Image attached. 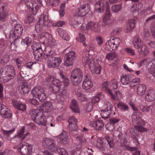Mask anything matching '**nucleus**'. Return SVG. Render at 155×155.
I'll return each instance as SVG.
<instances>
[{"label":"nucleus","mask_w":155,"mask_h":155,"mask_svg":"<svg viewBox=\"0 0 155 155\" xmlns=\"http://www.w3.org/2000/svg\"><path fill=\"white\" fill-rule=\"evenodd\" d=\"M15 130V128H14L12 130H5L4 129L2 130V131L3 134L4 135V138L6 140H11V138L10 136V134H11Z\"/></svg>","instance_id":"c9c22d12"},{"label":"nucleus","mask_w":155,"mask_h":155,"mask_svg":"<svg viewBox=\"0 0 155 155\" xmlns=\"http://www.w3.org/2000/svg\"><path fill=\"white\" fill-rule=\"evenodd\" d=\"M57 151H58L60 155H67L68 154V153L66 152V150L64 148H59L58 149L57 148Z\"/></svg>","instance_id":"338daca9"},{"label":"nucleus","mask_w":155,"mask_h":155,"mask_svg":"<svg viewBox=\"0 0 155 155\" xmlns=\"http://www.w3.org/2000/svg\"><path fill=\"white\" fill-rule=\"evenodd\" d=\"M117 107L122 110H127L128 109V106L123 103L120 102L117 105Z\"/></svg>","instance_id":"09e8293b"},{"label":"nucleus","mask_w":155,"mask_h":155,"mask_svg":"<svg viewBox=\"0 0 155 155\" xmlns=\"http://www.w3.org/2000/svg\"><path fill=\"white\" fill-rule=\"evenodd\" d=\"M44 147L51 152H56L57 150L56 142L53 139L44 137L42 141Z\"/></svg>","instance_id":"6e6552de"},{"label":"nucleus","mask_w":155,"mask_h":155,"mask_svg":"<svg viewBox=\"0 0 155 155\" xmlns=\"http://www.w3.org/2000/svg\"><path fill=\"white\" fill-rule=\"evenodd\" d=\"M20 146L17 149L22 155H29L31 153L32 149V145L27 143H24L20 144Z\"/></svg>","instance_id":"9b49d317"},{"label":"nucleus","mask_w":155,"mask_h":155,"mask_svg":"<svg viewBox=\"0 0 155 155\" xmlns=\"http://www.w3.org/2000/svg\"><path fill=\"white\" fill-rule=\"evenodd\" d=\"M65 5V3H63L61 4L60 6L59 11V13L60 16L61 17H63L65 14V12H64V8Z\"/></svg>","instance_id":"864d4df0"},{"label":"nucleus","mask_w":155,"mask_h":155,"mask_svg":"<svg viewBox=\"0 0 155 155\" xmlns=\"http://www.w3.org/2000/svg\"><path fill=\"white\" fill-rule=\"evenodd\" d=\"M61 76L63 80L62 81L65 87H67L69 85V81L68 78H65L64 76L62 74H61Z\"/></svg>","instance_id":"13d9d810"},{"label":"nucleus","mask_w":155,"mask_h":155,"mask_svg":"<svg viewBox=\"0 0 155 155\" xmlns=\"http://www.w3.org/2000/svg\"><path fill=\"white\" fill-rule=\"evenodd\" d=\"M77 97L78 99L81 101H87V98L84 94H82L80 92L78 91L76 93Z\"/></svg>","instance_id":"79ce46f5"},{"label":"nucleus","mask_w":155,"mask_h":155,"mask_svg":"<svg viewBox=\"0 0 155 155\" xmlns=\"http://www.w3.org/2000/svg\"><path fill=\"white\" fill-rule=\"evenodd\" d=\"M101 111L102 118L105 119L109 118L111 112V110H107L106 109L101 110Z\"/></svg>","instance_id":"4c0bfd02"},{"label":"nucleus","mask_w":155,"mask_h":155,"mask_svg":"<svg viewBox=\"0 0 155 155\" xmlns=\"http://www.w3.org/2000/svg\"><path fill=\"white\" fill-rule=\"evenodd\" d=\"M93 86V83L90 80V76L88 74H87L83 83V88L85 90H88L91 88Z\"/></svg>","instance_id":"a211bd4d"},{"label":"nucleus","mask_w":155,"mask_h":155,"mask_svg":"<svg viewBox=\"0 0 155 155\" xmlns=\"http://www.w3.org/2000/svg\"><path fill=\"white\" fill-rule=\"evenodd\" d=\"M93 68H94V73L97 74H99L101 70V67L98 64H95Z\"/></svg>","instance_id":"3c124183"},{"label":"nucleus","mask_w":155,"mask_h":155,"mask_svg":"<svg viewBox=\"0 0 155 155\" xmlns=\"http://www.w3.org/2000/svg\"><path fill=\"white\" fill-rule=\"evenodd\" d=\"M12 111L8 109L7 110L5 113L4 114H2V116L3 117L5 118H10L12 116Z\"/></svg>","instance_id":"5fc2aeb1"},{"label":"nucleus","mask_w":155,"mask_h":155,"mask_svg":"<svg viewBox=\"0 0 155 155\" xmlns=\"http://www.w3.org/2000/svg\"><path fill=\"white\" fill-rule=\"evenodd\" d=\"M91 10V6L89 4H85L81 5L76 11L74 15L75 16H83L88 14Z\"/></svg>","instance_id":"9d476101"},{"label":"nucleus","mask_w":155,"mask_h":155,"mask_svg":"<svg viewBox=\"0 0 155 155\" xmlns=\"http://www.w3.org/2000/svg\"><path fill=\"white\" fill-rule=\"evenodd\" d=\"M113 23V21L110 19V17L109 15H106L103 19V25L105 26L110 25Z\"/></svg>","instance_id":"473e14b6"},{"label":"nucleus","mask_w":155,"mask_h":155,"mask_svg":"<svg viewBox=\"0 0 155 155\" xmlns=\"http://www.w3.org/2000/svg\"><path fill=\"white\" fill-rule=\"evenodd\" d=\"M49 23L48 16L43 14L41 15L39 18V21H38L35 26V29L36 31L39 32L41 31L42 28L41 27L40 24L44 26H48Z\"/></svg>","instance_id":"1a4fd4ad"},{"label":"nucleus","mask_w":155,"mask_h":155,"mask_svg":"<svg viewBox=\"0 0 155 155\" xmlns=\"http://www.w3.org/2000/svg\"><path fill=\"white\" fill-rule=\"evenodd\" d=\"M26 4L29 10L34 15L37 14L42 5L40 0H27Z\"/></svg>","instance_id":"39448f33"},{"label":"nucleus","mask_w":155,"mask_h":155,"mask_svg":"<svg viewBox=\"0 0 155 155\" xmlns=\"http://www.w3.org/2000/svg\"><path fill=\"white\" fill-rule=\"evenodd\" d=\"M138 4L134 3L133 5L131 8V11L133 12L137 11L139 9Z\"/></svg>","instance_id":"0e129e2a"},{"label":"nucleus","mask_w":155,"mask_h":155,"mask_svg":"<svg viewBox=\"0 0 155 155\" xmlns=\"http://www.w3.org/2000/svg\"><path fill=\"white\" fill-rule=\"evenodd\" d=\"M122 31L121 28H116L114 29L111 32V34L113 35H116Z\"/></svg>","instance_id":"e2e57ef3"},{"label":"nucleus","mask_w":155,"mask_h":155,"mask_svg":"<svg viewBox=\"0 0 155 155\" xmlns=\"http://www.w3.org/2000/svg\"><path fill=\"white\" fill-rule=\"evenodd\" d=\"M95 8L98 12H103L104 9V6L102 0H99L95 5Z\"/></svg>","instance_id":"cd10ccee"},{"label":"nucleus","mask_w":155,"mask_h":155,"mask_svg":"<svg viewBox=\"0 0 155 155\" xmlns=\"http://www.w3.org/2000/svg\"><path fill=\"white\" fill-rule=\"evenodd\" d=\"M55 54V53L50 48H45L43 58L45 59L48 58L47 63L49 68H56L59 65L62 61L60 57H56L54 56Z\"/></svg>","instance_id":"f257e3e1"},{"label":"nucleus","mask_w":155,"mask_h":155,"mask_svg":"<svg viewBox=\"0 0 155 155\" xmlns=\"http://www.w3.org/2000/svg\"><path fill=\"white\" fill-rule=\"evenodd\" d=\"M70 107L72 111L75 113H79L80 112L77 102L75 99L72 100L70 104Z\"/></svg>","instance_id":"bb28decb"},{"label":"nucleus","mask_w":155,"mask_h":155,"mask_svg":"<svg viewBox=\"0 0 155 155\" xmlns=\"http://www.w3.org/2000/svg\"><path fill=\"white\" fill-rule=\"evenodd\" d=\"M34 63L33 62H29L27 63L25 66H22L21 69L20 74L28 75L30 70L32 69Z\"/></svg>","instance_id":"412c9836"},{"label":"nucleus","mask_w":155,"mask_h":155,"mask_svg":"<svg viewBox=\"0 0 155 155\" xmlns=\"http://www.w3.org/2000/svg\"><path fill=\"white\" fill-rule=\"evenodd\" d=\"M23 28L20 24H17L15 26L14 30L11 31L9 35V40L10 41L15 42L21 36Z\"/></svg>","instance_id":"0eeeda50"},{"label":"nucleus","mask_w":155,"mask_h":155,"mask_svg":"<svg viewBox=\"0 0 155 155\" xmlns=\"http://www.w3.org/2000/svg\"><path fill=\"white\" fill-rule=\"evenodd\" d=\"M68 122L69 124H77L78 120L76 119L74 116H71L69 118Z\"/></svg>","instance_id":"4d7b16f0"},{"label":"nucleus","mask_w":155,"mask_h":155,"mask_svg":"<svg viewBox=\"0 0 155 155\" xmlns=\"http://www.w3.org/2000/svg\"><path fill=\"white\" fill-rule=\"evenodd\" d=\"M104 124L102 120H97L96 121L94 122L92 126L95 127V128L97 130H100L104 127Z\"/></svg>","instance_id":"2f4dec72"},{"label":"nucleus","mask_w":155,"mask_h":155,"mask_svg":"<svg viewBox=\"0 0 155 155\" xmlns=\"http://www.w3.org/2000/svg\"><path fill=\"white\" fill-rule=\"evenodd\" d=\"M133 43L134 47L138 49L140 54L145 56L149 53L148 48L144 45L142 43L140 38L137 36H135L133 40Z\"/></svg>","instance_id":"7ed1b4c3"},{"label":"nucleus","mask_w":155,"mask_h":155,"mask_svg":"<svg viewBox=\"0 0 155 155\" xmlns=\"http://www.w3.org/2000/svg\"><path fill=\"white\" fill-rule=\"evenodd\" d=\"M117 56V54L115 52H110L107 54L106 56V58L108 60H113Z\"/></svg>","instance_id":"49530a36"},{"label":"nucleus","mask_w":155,"mask_h":155,"mask_svg":"<svg viewBox=\"0 0 155 155\" xmlns=\"http://www.w3.org/2000/svg\"><path fill=\"white\" fill-rule=\"evenodd\" d=\"M8 14L7 4L3 2L0 3V21H3Z\"/></svg>","instance_id":"ddd939ff"},{"label":"nucleus","mask_w":155,"mask_h":155,"mask_svg":"<svg viewBox=\"0 0 155 155\" xmlns=\"http://www.w3.org/2000/svg\"><path fill=\"white\" fill-rule=\"evenodd\" d=\"M38 116L36 117L34 121L39 125H42L43 126L46 125V121L45 120V116L42 112H39L38 114Z\"/></svg>","instance_id":"aec40b11"},{"label":"nucleus","mask_w":155,"mask_h":155,"mask_svg":"<svg viewBox=\"0 0 155 155\" xmlns=\"http://www.w3.org/2000/svg\"><path fill=\"white\" fill-rule=\"evenodd\" d=\"M152 107L151 106H141L140 107V109L143 112H148L151 110Z\"/></svg>","instance_id":"680f3d73"},{"label":"nucleus","mask_w":155,"mask_h":155,"mask_svg":"<svg viewBox=\"0 0 155 155\" xmlns=\"http://www.w3.org/2000/svg\"><path fill=\"white\" fill-rule=\"evenodd\" d=\"M140 79L138 78H136L131 80L130 79L129 84L130 87L134 88L135 86L139 84Z\"/></svg>","instance_id":"37998d69"},{"label":"nucleus","mask_w":155,"mask_h":155,"mask_svg":"<svg viewBox=\"0 0 155 155\" xmlns=\"http://www.w3.org/2000/svg\"><path fill=\"white\" fill-rule=\"evenodd\" d=\"M30 87L26 82L23 81L20 84L18 87V91L22 94H25L29 92Z\"/></svg>","instance_id":"f3484780"},{"label":"nucleus","mask_w":155,"mask_h":155,"mask_svg":"<svg viewBox=\"0 0 155 155\" xmlns=\"http://www.w3.org/2000/svg\"><path fill=\"white\" fill-rule=\"evenodd\" d=\"M130 80V77L128 75L123 76L121 77L120 79V81L122 84L124 85H126L129 83Z\"/></svg>","instance_id":"ea45409f"},{"label":"nucleus","mask_w":155,"mask_h":155,"mask_svg":"<svg viewBox=\"0 0 155 155\" xmlns=\"http://www.w3.org/2000/svg\"><path fill=\"white\" fill-rule=\"evenodd\" d=\"M41 108L40 109L43 110L44 108H45L47 110H49L51 108L52 106V104L51 102L50 101H46L45 102V104H41Z\"/></svg>","instance_id":"a19ab883"},{"label":"nucleus","mask_w":155,"mask_h":155,"mask_svg":"<svg viewBox=\"0 0 155 155\" xmlns=\"http://www.w3.org/2000/svg\"><path fill=\"white\" fill-rule=\"evenodd\" d=\"M102 93L99 92L92 99L91 101L93 104H95L97 102L99 101L103 98Z\"/></svg>","instance_id":"58836bf2"},{"label":"nucleus","mask_w":155,"mask_h":155,"mask_svg":"<svg viewBox=\"0 0 155 155\" xmlns=\"http://www.w3.org/2000/svg\"><path fill=\"white\" fill-rule=\"evenodd\" d=\"M31 41V38L27 37L25 38L24 39H22L21 41V42L26 44L27 47H28L30 45Z\"/></svg>","instance_id":"bf43d9fd"},{"label":"nucleus","mask_w":155,"mask_h":155,"mask_svg":"<svg viewBox=\"0 0 155 155\" xmlns=\"http://www.w3.org/2000/svg\"><path fill=\"white\" fill-rule=\"evenodd\" d=\"M101 25L97 22L91 21L89 22L86 26V28L94 32L98 33L101 30Z\"/></svg>","instance_id":"2eb2a0df"},{"label":"nucleus","mask_w":155,"mask_h":155,"mask_svg":"<svg viewBox=\"0 0 155 155\" xmlns=\"http://www.w3.org/2000/svg\"><path fill=\"white\" fill-rule=\"evenodd\" d=\"M33 53L35 56V59L37 60H39L41 57L43 55V51L42 49L33 51Z\"/></svg>","instance_id":"e433bc0d"},{"label":"nucleus","mask_w":155,"mask_h":155,"mask_svg":"<svg viewBox=\"0 0 155 155\" xmlns=\"http://www.w3.org/2000/svg\"><path fill=\"white\" fill-rule=\"evenodd\" d=\"M145 99L148 102H152L155 100V91L149 90L148 91L146 95Z\"/></svg>","instance_id":"b1692460"},{"label":"nucleus","mask_w":155,"mask_h":155,"mask_svg":"<svg viewBox=\"0 0 155 155\" xmlns=\"http://www.w3.org/2000/svg\"><path fill=\"white\" fill-rule=\"evenodd\" d=\"M61 37L64 40L68 41L69 40V35L66 33V31H61V32H58Z\"/></svg>","instance_id":"c03bdc74"},{"label":"nucleus","mask_w":155,"mask_h":155,"mask_svg":"<svg viewBox=\"0 0 155 155\" xmlns=\"http://www.w3.org/2000/svg\"><path fill=\"white\" fill-rule=\"evenodd\" d=\"M146 67L150 73H153L155 71V60H152L149 61L146 64Z\"/></svg>","instance_id":"c85d7f7f"},{"label":"nucleus","mask_w":155,"mask_h":155,"mask_svg":"<svg viewBox=\"0 0 155 155\" xmlns=\"http://www.w3.org/2000/svg\"><path fill=\"white\" fill-rule=\"evenodd\" d=\"M67 91L66 88H64L57 96V100L58 102L62 103L67 97Z\"/></svg>","instance_id":"5701e85b"},{"label":"nucleus","mask_w":155,"mask_h":155,"mask_svg":"<svg viewBox=\"0 0 155 155\" xmlns=\"http://www.w3.org/2000/svg\"><path fill=\"white\" fill-rule=\"evenodd\" d=\"M31 94L33 97L38 98L41 102H44L46 98L45 89L40 87L34 88Z\"/></svg>","instance_id":"423d86ee"},{"label":"nucleus","mask_w":155,"mask_h":155,"mask_svg":"<svg viewBox=\"0 0 155 155\" xmlns=\"http://www.w3.org/2000/svg\"><path fill=\"white\" fill-rule=\"evenodd\" d=\"M32 48L33 51L42 49L41 44L38 43H35L33 44Z\"/></svg>","instance_id":"69168bd1"},{"label":"nucleus","mask_w":155,"mask_h":155,"mask_svg":"<svg viewBox=\"0 0 155 155\" xmlns=\"http://www.w3.org/2000/svg\"><path fill=\"white\" fill-rule=\"evenodd\" d=\"M131 117L133 124L139 125V123L141 119L140 114L139 113H137L135 114H134L132 115Z\"/></svg>","instance_id":"7c9ffc66"},{"label":"nucleus","mask_w":155,"mask_h":155,"mask_svg":"<svg viewBox=\"0 0 155 155\" xmlns=\"http://www.w3.org/2000/svg\"><path fill=\"white\" fill-rule=\"evenodd\" d=\"M151 32L153 38L155 39V23L151 25Z\"/></svg>","instance_id":"774afa93"},{"label":"nucleus","mask_w":155,"mask_h":155,"mask_svg":"<svg viewBox=\"0 0 155 155\" xmlns=\"http://www.w3.org/2000/svg\"><path fill=\"white\" fill-rule=\"evenodd\" d=\"M89 54L87 53L86 54V57H83L82 61L84 63H85V64L88 65L90 69L93 70V68L94 66V61L93 59H90L88 57Z\"/></svg>","instance_id":"4be33fe9"},{"label":"nucleus","mask_w":155,"mask_h":155,"mask_svg":"<svg viewBox=\"0 0 155 155\" xmlns=\"http://www.w3.org/2000/svg\"><path fill=\"white\" fill-rule=\"evenodd\" d=\"M61 83L58 80H55L53 83L50 84L49 87L52 93L56 94L58 93L61 88Z\"/></svg>","instance_id":"4468645a"},{"label":"nucleus","mask_w":155,"mask_h":155,"mask_svg":"<svg viewBox=\"0 0 155 155\" xmlns=\"http://www.w3.org/2000/svg\"><path fill=\"white\" fill-rule=\"evenodd\" d=\"M108 93L114 100H119L121 97V94L119 91L112 92L111 90H108Z\"/></svg>","instance_id":"c756f323"},{"label":"nucleus","mask_w":155,"mask_h":155,"mask_svg":"<svg viewBox=\"0 0 155 155\" xmlns=\"http://www.w3.org/2000/svg\"><path fill=\"white\" fill-rule=\"evenodd\" d=\"M83 73L79 68L73 70L71 72L70 77L73 85L77 86L79 84L82 80Z\"/></svg>","instance_id":"20e7f679"},{"label":"nucleus","mask_w":155,"mask_h":155,"mask_svg":"<svg viewBox=\"0 0 155 155\" xmlns=\"http://www.w3.org/2000/svg\"><path fill=\"white\" fill-rule=\"evenodd\" d=\"M119 79L114 78L112 80V83L110 88L114 90L116 89L117 88V84L118 83Z\"/></svg>","instance_id":"a18cd8bd"},{"label":"nucleus","mask_w":155,"mask_h":155,"mask_svg":"<svg viewBox=\"0 0 155 155\" xmlns=\"http://www.w3.org/2000/svg\"><path fill=\"white\" fill-rule=\"evenodd\" d=\"M58 137V142L60 143L63 145L67 143L69 136L68 133L66 131H63Z\"/></svg>","instance_id":"dca6fc26"},{"label":"nucleus","mask_w":155,"mask_h":155,"mask_svg":"<svg viewBox=\"0 0 155 155\" xmlns=\"http://www.w3.org/2000/svg\"><path fill=\"white\" fill-rule=\"evenodd\" d=\"M69 130L71 131L77 133L76 130L78 129V126L77 124H69Z\"/></svg>","instance_id":"052dcab7"},{"label":"nucleus","mask_w":155,"mask_h":155,"mask_svg":"<svg viewBox=\"0 0 155 155\" xmlns=\"http://www.w3.org/2000/svg\"><path fill=\"white\" fill-rule=\"evenodd\" d=\"M121 7L122 4H121L118 5H115L112 7V11L114 12H117L121 9Z\"/></svg>","instance_id":"603ef678"},{"label":"nucleus","mask_w":155,"mask_h":155,"mask_svg":"<svg viewBox=\"0 0 155 155\" xmlns=\"http://www.w3.org/2000/svg\"><path fill=\"white\" fill-rule=\"evenodd\" d=\"M134 127V128H132L130 130V134L134 137L137 135V131L143 132L144 131L147 132L148 130L147 129L139 125H135Z\"/></svg>","instance_id":"6ab92c4d"},{"label":"nucleus","mask_w":155,"mask_h":155,"mask_svg":"<svg viewBox=\"0 0 155 155\" xmlns=\"http://www.w3.org/2000/svg\"><path fill=\"white\" fill-rule=\"evenodd\" d=\"M13 104L16 108L21 111H24L26 110V105L20 101H14L13 102Z\"/></svg>","instance_id":"393cba45"},{"label":"nucleus","mask_w":155,"mask_h":155,"mask_svg":"<svg viewBox=\"0 0 155 155\" xmlns=\"http://www.w3.org/2000/svg\"><path fill=\"white\" fill-rule=\"evenodd\" d=\"M113 136L115 137L118 141H120L121 143L125 142V139L123 138L122 133L118 130H115L113 133Z\"/></svg>","instance_id":"a878e982"},{"label":"nucleus","mask_w":155,"mask_h":155,"mask_svg":"<svg viewBox=\"0 0 155 155\" xmlns=\"http://www.w3.org/2000/svg\"><path fill=\"white\" fill-rule=\"evenodd\" d=\"M25 128L24 127H22V128L20 130H19L18 132V136H19L20 137L21 140H23L25 138V135L23 134L24 132Z\"/></svg>","instance_id":"8fccbe9b"},{"label":"nucleus","mask_w":155,"mask_h":155,"mask_svg":"<svg viewBox=\"0 0 155 155\" xmlns=\"http://www.w3.org/2000/svg\"><path fill=\"white\" fill-rule=\"evenodd\" d=\"M135 20L134 18H131L129 19L128 21V25L129 27L127 28V31L126 32L128 33L130 32V31L135 26Z\"/></svg>","instance_id":"f704fd0d"},{"label":"nucleus","mask_w":155,"mask_h":155,"mask_svg":"<svg viewBox=\"0 0 155 155\" xmlns=\"http://www.w3.org/2000/svg\"><path fill=\"white\" fill-rule=\"evenodd\" d=\"M105 138L107 142L110 147H113L114 146V144L112 138L108 136L105 137Z\"/></svg>","instance_id":"6e6d98bb"},{"label":"nucleus","mask_w":155,"mask_h":155,"mask_svg":"<svg viewBox=\"0 0 155 155\" xmlns=\"http://www.w3.org/2000/svg\"><path fill=\"white\" fill-rule=\"evenodd\" d=\"M76 58L75 53L73 51H70L65 55L64 64L66 66L72 65Z\"/></svg>","instance_id":"f8f14e48"},{"label":"nucleus","mask_w":155,"mask_h":155,"mask_svg":"<svg viewBox=\"0 0 155 155\" xmlns=\"http://www.w3.org/2000/svg\"><path fill=\"white\" fill-rule=\"evenodd\" d=\"M15 75V70L13 66L5 65L0 70V81L3 82H7L13 79Z\"/></svg>","instance_id":"f03ea898"},{"label":"nucleus","mask_w":155,"mask_h":155,"mask_svg":"<svg viewBox=\"0 0 155 155\" xmlns=\"http://www.w3.org/2000/svg\"><path fill=\"white\" fill-rule=\"evenodd\" d=\"M39 112H41L40 111H38V110L33 109L31 110L30 112V114L31 116L32 119L34 120L38 116V114Z\"/></svg>","instance_id":"de8ad7c7"},{"label":"nucleus","mask_w":155,"mask_h":155,"mask_svg":"<svg viewBox=\"0 0 155 155\" xmlns=\"http://www.w3.org/2000/svg\"><path fill=\"white\" fill-rule=\"evenodd\" d=\"M146 87L144 84H140L139 85L137 89V94L140 96H142L144 94Z\"/></svg>","instance_id":"72a5a7b5"}]
</instances>
